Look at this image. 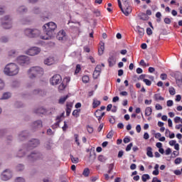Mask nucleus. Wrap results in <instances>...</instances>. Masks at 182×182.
<instances>
[{
  "instance_id": "obj_10",
  "label": "nucleus",
  "mask_w": 182,
  "mask_h": 182,
  "mask_svg": "<svg viewBox=\"0 0 182 182\" xmlns=\"http://www.w3.org/2000/svg\"><path fill=\"white\" fill-rule=\"evenodd\" d=\"M26 53L27 55H29V56H35L36 55L41 53V48L38 47H33L28 49Z\"/></svg>"
},
{
  "instance_id": "obj_34",
  "label": "nucleus",
  "mask_w": 182,
  "mask_h": 182,
  "mask_svg": "<svg viewBox=\"0 0 182 182\" xmlns=\"http://www.w3.org/2000/svg\"><path fill=\"white\" fill-rule=\"evenodd\" d=\"M82 80L83 83H89V80H90L89 76L84 75L82 77Z\"/></svg>"
},
{
  "instance_id": "obj_62",
  "label": "nucleus",
  "mask_w": 182,
  "mask_h": 182,
  "mask_svg": "<svg viewBox=\"0 0 182 182\" xmlns=\"http://www.w3.org/2000/svg\"><path fill=\"white\" fill-rule=\"evenodd\" d=\"M177 144V141H176V140H171L170 141H169V144L171 145V146H175V144Z\"/></svg>"
},
{
  "instance_id": "obj_54",
  "label": "nucleus",
  "mask_w": 182,
  "mask_h": 182,
  "mask_svg": "<svg viewBox=\"0 0 182 182\" xmlns=\"http://www.w3.org/2000/svg\"><path fill=\"white\" fill-rule=\"evenodd\" d=\"M73 116H75V117H79V111L77 109H75L73 112Z\"/></svg>"
},
{
  "instance_id": "obj_42",
  "label": "nucleus",
  "mask_w": 182,
  "mask_h": 182,
  "mask_svg": "<svg viewBox=\"0 0 182 182\" xmlns=\"http://www.w3.org/2000/svg\"><path fill=\"white\" fill-rule=\"evenodd\" d=\"M87 130L88 133H90V134H92V133H93V128L92 127H90V125L87 126Z\"/></svg>"
},
{
  "instance_id": "obj_58",
  "label": "nucleus",
  "mask_w": 182,
  "mask_h": 182,
  "mask_svg": "<svg viewBox=\"0 0 182 182\" xmlns=\"http://www.w3.org/2000/svg\"><path fill=\"white\" fill-rule=\"evenodd\" d=\"M79 72H80V65H77L75 73L77 74L79 73Z\"/></svg>"
},
{
  "instance_id": "obj_39",
  "label": "nucleus",
  "mask_w": 182,
  "mask_h": 182,
  "mask_svg": "<svg viewBox=\"0 0 182 182\" xmlns=\"http://www.w3.org/2000/svg\"><path fill=\"white\" fill-rule=\"evenodd\" d=\"M114 134V132L113 130H111L107 135V139H112L113 137V135Z\"/></svg>"
},
{
  "instance_id": "obj_26",
  "label": "nucleus",
  "mask_w": 182,
  "mask_h": 182,
  "mask_svg": "<svg viewBox=\"0 0 182 182\" xmlns=\"http://www.w3.org/2000/svg\"><path fill=\"white\" fill-rule=\"evenodd\" d=\"M98 160L101 163H106V160H107V158L106 156H103V155H100L98 156Z\"/></svg>"
},
{
  "instance_id": "obj_29",
  "label": "nucleus",
  "mask_w": 182,
  "mask_h": 182,
  "mask_svg": "<svg viewBox=\"0 0 182 182\" xmlns=\"http://www.w3.org/2000/svg\"><path fill=\"white\" fill-rule=\"evenodd\" d=\"M141 180L144 182L147 181V180H150V175L149 174H144V175H142Z\"/></svg>"
},
{
  "instance_id": "obj_46",
  "label": "nucleus",
  "mask_w": 182,
  "mask_h": 182,
  "mask_svg": "<svg viewBox=\"0 0 182 182\" xmlns=\"http://www.w3.org/2000/svg\"><path fill=\"white\" fill-rule=\"evenodd\" d=\"M102 114V111L100 109H97L95 112V117H97Z\"/></svg>"
},
{
  "instance_id": "obj_9",
  "label": "nucleus",
  "mask_w": 182,
  "mask_h": 182,
  "mask_svg": "<svg viewBox=\"0 0 182 182\" xmlns=\"http://www.w3.org/2000/svg\"><path fill=\"white\" fill-rule=\"evenodd\" d=\"M57 39H58L60 42H65V41H67L68 36L66 35L65 30H60L58 33Z\"/></svg>"
},
{
  "instance_id": "obj_50",
  "label": "nucleus",
  "mask_w": 182,
  "mask_h": 182,
  "mask_svg": "<svg viewBox=\"0 0 182 182\" xmlns=\"http://www.w3.org/2000/svg\"><path fill=\"white\" fill-rule=\"evenodd\" d=\"M156 110H163V107L160 104H156L155 105Z\"/></svg>"
},
{
  "instance_id": "obj_23",
  "label": "nucleus",
  "mask_w": 182,
  "mask_h": 182,
  "mask_svg": "<svg viewBox=\"0 0 182 182\" xmlns=\"http://www.w3.org/2000/svg\"><path fill=\"white\" fill-rule=\"evenodd\" d=\"M103 52H105V43H102V45H101L99 48L98 55H100V56H102V55H103Z\"/></svg>"
},
{
  "instance_id": "obj_36",
  "label": "nucleus",
  "mask_w": 182,
  "mask_h": 182,
  "mask_svg": "<svg viewBox=\"0 0 182 182\" xmlns=\"http://www.w3.org/2000/svg\"><path fill=\"white\" fill-rule=\"evenodd\" d=\"M92 76H93L94 79H97L99 77V76H100V73H99L98 71L95 70L94 73H93Z\"/></svg>"
},
{
  "instance_id": "obj_15",
  "label": "nucleus",
  "mask_w": 182,
  "mask_h": 182,
  "mask_svg": "<svg viewBox=\"0 0 182 182\" xmlns=\"http://www.w3.org/2000/svg\"><path fill=\"white\" fill-rule=\"evenodd\" d=\"M122 12L125 15V16H129L132 14V6H125L124 9H122Z\"/></svg>"
},
{
  "instance_id": "obj_40",
  "label": "nucleus",
  "mask_w": 182,
  "mask_h": 182,
  "mask_svg": "<svg viewBox=\"0 0 182 182\" xmlns=\"http://www.w3.org/2000/svg\"><path fill=\"white\" fill-rule=\"evenodd\" d=\"M147 75L146 74H142L141 75H139V77H138V80H143V82H144V80H146Z\"/></svg>"
},
{
  "instance_id": "obj_6",
  "label": "nucleus",
  "mask_w": 182,
  "mask_h": 182,
  "mask_svg": "<svg viewBox=\"0 0 182 182\" xmlns=\"http://www.w3.org/2000/svg\"><path fill=\"white\" fill-rule=\"evenodd\" d=\"M17 62L18 65H21V66H25V65H29V63H31L29 57L26 55H21L18 57Z\"/></svg>"
},
{
  "instance_id": "obj_14",
  "label": "nucleus",
  "mask_w": 182,
  "mask_h": 182,
  "mask_svg": "<svg viewBox=\"0 0 182 182\" xmlns=\"http://www.w3.org/2000/svg\"><path fill=\"white\" fill-rule=\"evenodd\" d=\"M41 153H31V155H29L28 160H31V161H35V160H39L41 159Z\"/></svg>"
},
{
  "instance_id": "obj_61",
  "label": "nucleus",
  "mask_w": 182,
  "mask_h": 182,
  "mask_svg": "<svg viewBox=\"0 0 182 182\" xmlns=\"http://www.w3.org/2000/svg\"><path fill=\"white\" fill-rule=\"evenodd\" d=\"M104 126H105V124H103V123H101L100 124V126L98 127V129H97L98 132H102V130L103 129Z\"/></svg>"
},
{
  "instance_id": "obj_5",
  "label": "nucleus",
  "mask_w": 182,
  "mask_h": 182,
  "mask_svg": "<svg viewBox=\"0 0 182 182\" xmlns=\"http://www.w3.org/2000/svg\"><path fill=\"white\" fill-rule=\"evenodd\" d=\"M117 55V52L116 51H112L109 57L108 58V63L109 68H113L114 65H116V62L117 60V58H116V56Z\"/></svg>"
},
{
  "instance_id": "obj_33",
  "label": "nucleus",
  "mask_w": 182,
  "mask_h": 182,
  "mask_svg": "<svg viewBox=\"0 0 182 182\" xmlns=\"http://www.w3.org/2000/svg\"><path fill=\"white\" fill-rule=\"evenodd\" d=\"M46 109L43 108H40L36 111V113L40 114H43V113H46Z\"/></svg>"
},
{
  "instance_id": "obj_60",
  "label": "nucleus",
  "mask_w": 182,
  "mask_h": 182,
  "mask_svg": "<svg viewBox=\"0 0 182 182\" xmlns=\"http://www.w3.org/2000/svg\"><path fill=\"white\" fill-rule=\"evenodd\" d=\"M1 42H2L3 43H6V42H8V38L6 37H2L1 38Z\"/></svg>"
},
{
  "instance_id": "obj_17",
  "label": "nucleus",
  "mask_w": 182,
  "mask_h": 182,
  "mask_svg": "<svg viewBox=\"0 0 182 182\" xmlns=\"http://www.w3.org/2000/svg\"><path fill=\"white\" fill-rule=\"evenodd\" d=\"M33 127H34V129H41V127H42V121L38 120L33 122Z\"/></svg>"
},
{
  "instance_id": "obj_47",
  "label": "nucleus",
  "mask_w": 182,
  "mask_h": 182,
  "mask_svg": "<svg viewBox=\"0 0 182 182\" xmlns=\"http://www.w3.org/2000/svg\"><path fill=\"white\" fill-rule=\"evenodd\" d=\"M9 56H16V51L11 50L9 52Z\"/></svg>"
},
{
  "instance_id": "obj_55",
  "label": "nucleus",
  "mask_w": 182,
  "mask_h": 182,
  "mask_svg": "<svg viewBox=\"0 0 182 182\" xmlns=\"http://www.w3.org/2000/svg\"><path fill=\"white\" fill-rule=\"evenodd\" d=\"M171 154V148L166 149V150L165 151L166 156H169V154Z\"/></svg>"
},
{
  "instance_id": "obj_1",
  "label": "nucleus",
  "mask_w": 182,
  "mask_h": 182,
  "mask_svg": "<svg viewBox=\"0 0 182 182\" xmlns=\"http://www.w3.org/2000/svg\"><path fill=\"white\" fill-rule=\"evenodd\" d=\"M4 73L8 76H15L19 73V68L15 63H11L5 67Z\"/></svg>"
},
{
  "instance_id": "obj_7",
  "label": "nucleus",
  "mask_w": 182,
  "mask_h": 182,
  "mask_svg": "<svg viewBox=\"0 0 182 182\" xmlns=\"http://www.w3.org/2000/svg\"><path fill=\"white\" fill-rule=\"evenodd\" d=\"M62 82V77L59 74H56L53 75L50 79V83L52 85V86H56L59 85Z\"/></svg>"
},
{
  "instance_id": "obj_27",
  "label": "nucleus",
  "mask_w": 182,
  "mask_h": 182,
  "mask_svg": "<svg viewBox=\"0 0 182 182\" xmlns=\"http://www.w3.org/2000/svg\"><path fill=\"white\" fill-rule=\"evenodd\" d=\"M154 99L155 100H164V97H161V95L160 94H155L154 95Z\"/></svg>"
},
{
  "instance_id": "obj_31",
  "label": "nucleus",
  "mask_w": 182,
  "mask_h": 182,
  "mask_svg": "<svg viewBox=\"0 0 182 182\" xmlns=\"http://www.w3.org/2000/svg\"><path fill=\"white\" fill-rule=\"evenodd\" d=\"M9 97H11V93L9 92H5L2 97L1 100H6V99H9Z\"/></svg>"
},
{
  "instance_id": "obj_59",
  "label": "nucleus",
  "mask_w": 182,
  "mask_h": 182,
  "mask_svg": "<svg viewBox=\"0 0 182 182\" xmlns=\"http://www.w3.org/2000/svg\"><path fill=\"white\" fill-rule=\"evenodd\" d=\"M136 130L137 133H140L141 132V127L140 126V124L136 125Z\"/></svg>"
},
{
  "instance_id": "obj_57",
  "label": "nucleus",
  "mask_w": 182,
  "mask_h": 182,
  "mask_svg": "<svg viewBox=\"0 0 182 182\" xmlns=\"http://www.w3.org/2000/svg\"><path fill=\"white\" fill-rule=\"evenodd\" d=\"M14 182H25V179L23 178L18 177L15 180Z\"/></svg>"
},
{
  "instance_id": "obj_38",
  "label": "nucleus",
  "mask_w": 182,
  "mask_h": 182,
  "mask_svg": "<svg viewBox=\"0 0 182 182\" xmlns=\"http://www.w3.org/2000/svg\"><path fill=\"white\" fill-rule=\"evenodd\" d=\"M23 168H25V167L23 166V164H18V165L16 166V170H17V171H22V170H23Z\"/></svg>"
},
{
  "instance_id": "obj_51",
  "label": "nucleus",
  "mask_w": 182,
  "mask_h": 182,
  "mask_svg": "<svg viewBox=\"0 0 182 182\" xmlns=\"http://www.w3.org/2000/svg\"><path fill=\"white\" fill-rule=\"evenodd\" d=\"M182 159L181 158H176L174 161L175 164H180L181 163Z\"/></svg>"
},
{
  "instance_id": "obj_18",
  "label": "nucleus",
  "mask_w": 182,
  "mask_h": 182,
  "mask_svg": "<svg viewBox=\"0 0 182 182\" xmlns=\"http://www.w3.org/2000/svg\"><path fill=\"white\" fill-rule=\"evenodd\" d=\"M153 113V109H151V107H147L145 109V116L149 117L151 116V114Z\"/></svg>"
},
{
  "instance_id": "obj_32",
  "label": "nucleus",
  "mask_w": 182,
  "mask_h": 182,
  "mask_svg": "<svg viewBox=\"0 0 182 182\" xmlns=\"http://www.w3.org/2000/svg\"><path fill=\"white\" fill-rule=\"evenodd\" d=\"M25 134H26V131L23 132L22 134H19L18 137L20 140H25V139H26V136H25Z\"/></svg>"
},
{
  "instance_id": "obj_49",
  "label": "nucleus",
  "mask_w": 182,
  "mask_h": 182,
  "mask_svg": "<svg viewBox=\"0 0 182 182\" xmlns=\"http://www.w3.org/2000/svg\"><path fill=\"white\" fill-rule=\"evenodd\" d=\"M160 77H161V80H166V79H167V74L162 73V74H161Z\"/></svg>"
},
{
  "instance_id": "obj_41",
  "label": "nucleus",
  "mask_w": 182,
  "mask_h": 182,
  "mask_svg": "<svg viewBox=\"0 0 182 182\" xmlns=\"http://www.w3.org/2000/svg\"><path fill=\"white\" fill-rule=\"evenodd\" d=\"M173 105H174V102L171 100H169L166 102V105L168 106V107H171Z\"/></svg>"
},
{
  "instance_id": "obj_4",
  "label": "nucleus",
  "mask_w": 182,
  "mask_h": 182,
  "mask_svg": "<svg viewBox=\"0 0 182 182\" xmlns=\"http://www.w3.org/2000/svg\"><path fill=\"white\" fill-rule=\"evenodd\" d=\"M24 33L26 36H29V38H36V36H40L41 31L36 28H27L24 31Z\"/></svg>"
},
{
  "instance_id": "obj_28",
  "label": "nucleus",
  "mask_w": 182,
  "mask_h": 182,
  "mask_svg": "<svg viewBox=\"0 0 182 182\" xmlns=\"http://www.w3.org/2000/svg\"><path fill=\"white\" fill-rule=\"evenodd\" d=\"M89 174H90V171L88 168H85L82 172V176L85 177H89Z\"/></svg>"
},
{
  "instance_id": "obj_21",
  "label": "nucleus",
  "mask_w": 182,
  "mask_h": 182,
  "mask_svg": "<svg viewBox=\"0 0 182 182\" xmlns=\"http://www.w3.org/2000/svg\"><path fill=\"white\" fill-rule=\"evenodd\" d=\"M17 12H18V14H25L26 12H28V9L21 6L18 9Z\"/></svg>"
},
{
  "instance_id": "obj_45",
  "label": "nucleus",
  "mask_w": 182,
  "mask_h": 182,
  "mask_svg": "<svg viewBox=\"0 0 182 182\" xmlns=\"http://www.w3.org/2000/svg\"><path fill=\"white\" fill-rule=\"evenodd\" d=\"M144 82H145L146 86H151V81L149 80V79L145 78V80H144Z\"/></svg>"
},
{
  "instance_id": "obj_25",
  "label": "nucleus",
  "mask_w": 182,
  "mask_h": 182,
  "mask_svg": "<svg viewBox=\"0 0 182 182\" xmlns=\"http://www.w3.org/2000/svg\"><path fill=\"white\" fill-rule=\"evenodd\" d=\"M146 155L148 156V157H153V151L151 147L149 146L146 149Z\"/></svg>"
},
{
  "instance_id": "obj_11",
  "label": "nucleus",
  "mask_w": 182,
  "mask_h": 182,
  "mask_svg": "<svg viewBox=\"0 0 182 182\" xmlns=\"http://www.w3.org/2000/svg\"><path fill=\"white\" fill-rule=\"evenodd\" d=\"M69 82H70V77L64 78L62 83L58 86L59 92H62L63 90H65V89H66V87L68 86V84L69 83Z\"/></svg>"
},
{
  "instance_id": "obj_53",
  "label": "nucleus",
  "mask_w": 182,
  "mask_h": 182,
  "mask_svg": "<svg viewBox=\"0 0 182 182\" xmlns=\"http://www.w3.org/2000/svg\"><path fill=\"white\" fill-rule=\"evenodd\" d=\"M146 33H147V35H149V36L153 35V31L151 30V28H146Z\"/></svg>"
},
{
  "instance_id": "obj_2",
  "label": "nucleus",
  "mask_w": 182,
  "mask_h": 182,
  "mask_svg": "<svg viewBox=\"0 0 182 182\" xmlns=\"http://www.w3.org/2000/svg\"><path fill=\"white\" fill-rule=\"evenodd\" d=\"M45 71L43 68L41 67H32L28 70V76L30 79H34V77H41L43 76Z\"/></svg>"
},
{
  "instance_id": "obj_22",
  "label": "nucleus",
  "mask_w": 182,
  "mask_h": 182,
  "mask_svg": "<svg viewBox=\"0 0 182 182\" xmlns=\"http://www.w3.org/2000/svg\"><path fill=\"white\" fill-rule=\"evenodd\" d=\"M97 106H100V101L97 100V99L95 98L93 100V102H92V107H93V109H96V107H97Z\"/></svg>"
},
{
  "instance_id": "obj_3",
  "label": "nucleus",
  "mask_w": 182,
  "mask_h": 182,
  "mask_svg": "<svg viewBox=\"0 0 182 182\" xmlns=\"http://www.w3.org/2000/svg\"><path fill=\"white\" fill-rule=\"evenodd\" d=\"M46 35L47 36H50V38H52V36H53V32H55V29L58 28V26L54 22H49L46 24Z\"/></svg>"
},
{
  "instance_id": "obj_35",
  "label": "nucleus",
  "mask_w": 182,
  "mask_h": 182,
  "mask_svg": "<svg viewBox=\"0 0 182 182\" xmlns=\"http://www.w3.org/2000/svg\"><path fill=\"white\" fill-rule=\"evenodd\" d=\"M169 93L171 96H174L176 95V89L173 87H169Z\"/></svg>"
},
{
  "instance_id": "obj_52",
  "label": "nucleus",
  "mask_w": 182,
  "mask_h": 182,
  "mask_svg": "<svg viewBox=\"0 0 182 182\" xmlns=\"http://www.w3.org/2000/svg\"><path fill=\"white\" fill-rule=\"evenodd\" d=\"M43 93V91L39 90H36L33 91L34 95H42Z\"/></svg>"
},
{
  "instance_id": "obj_56",
  "label": "nucleus",
  "mask_w": 182,
  "mask_h": 182,
  "mask_svg": "<svg viewBox=\"0 0 182 182\" xmlns=\"http://www.w3.org/2000/svg\"><path fill=\"white\" fill-rule=\"evenodd\" d=\"M4 87L5 83L4 82V81H2V80L0 79V90H2V89H4Z\"/></svg>"
},
{
  "instance_id": "obj_8",
  "label": "nucleus",
  "mask_w": 182,
  "mask_h": 182,
  "mask_svg": "<svg viewBox=\"0 0 182 182\" xmlns=\"http://www.w3.org/2000/svg\"><path fill=\"white\" fill-rule=\"evenodd\" d=\"M2 26L4 29H11L12 28V23L9 20V16H6L2 19Z\"/></svg>"
},
{
  "instance_id": "obj_12",
  "label": "nucleus",
  "mask_w": 182,
  "mask_h": 182,
  "mask_svg": "<svg viewBox=\"0 0 182 182\" xmlns=\"http://www.w3.org/2000/svg\"><path fill=\"white\" fill-rule=\"evenodd\" d=\"M11 177H12V172H11V171L9 169L5 170L2 173L1 176V180H3L4 181H7V180H9Z\"/></svg>"
},
{
  "instance_id": "obj_44",
  "label": "nucleus",
  "mask_w": 182,
  "mask_h": 182,
  "mask_svg": "<svg viewBox=\"0 0 182 182\" xmlns=\"http://www.w3.org/2000/svg\"><path fill=\"white\" fill-rule=\"evenodd\" d=\"M132 147H133V143H130L126 147V151H130L132 150Z\"/></svg>"
},
{
  "instance_id": "obj_48",
  "label": "nucleus",
  "mask_w": 182,
  "mask_h": 182,
  "mask_svg": "<svg viewBox=\"0 0 182 182\" xmlns=\"http://www.w3.org/2000/svg\"><path fill=\"white\" fill-rule=\"evenodd\" d=\"M176 85H178V87H182V80H176Z\"/></svg>"
},
{
  "instance_id": "obj_20",
  "label": "nucleus",
  "mask_w": 182,
  "mask_h": 182,
  "mask_svg": "<svg viewBox=\"0 0 182 182\" xmlns=\"http://www.w3.org/2000/svg\"><path fill=\"white\" fill-rule=\"evenodd\" d=\"M68 98H69V95H65L64 97H61L58 100V103L60 105H63V103H65L66 102V100H68Z\"/></svg>"
},
{
  "instance_id": "obj_30",
  "label": "nucleus",
  "mask_w": 182,
  "mask_h": 182,
  "mask_svg": "<svg viewBox=\"0 0 182 182\" xmlns=\"http://www.w3.org/2000/svg\"><path fill=\"white\" fill-rule=\"evenodd\" d=\"M108 174H110L112 173V171H113V168H114V164H108Z\"/></svg>"
},
{
  "instance_id": "obj_24",
  "label": "nucleus",
  "mask_w": 182,
  "mask_h": 182,
  "mask_svg": "<svg viewBox=\"0 0 182 182\" xmlns=\"http://www.w3.org/2000/svg\"><path fill=\"white\" fill-rule=\"evenodd\" d=\"M70 157L72 161V163H73L74 164H77V163H79V158L74 157L73 155H70Z\"/></svg>"
},
{
  "instance_id": "obj_13",
  "label": "nucleus",
  "mask_w": 182,
  "mask_h": 182,
  "mask_svg": "<svg viewBox=\"0 0 182 182\" xmlns=\"http://www.w3.org/2000/svg\"><path fill=\"white\" fill-rule=\"evenodd\" d=\"M38 146H39V140L32 139L28 143V149L32 150V149H35V147H38Z\"/></svg>"
},
{
  "instance_id": "obj_16",
  "label": "nucleus",
  "mask_w": 182,
  "mask_h": 182,
  "mask_svg": "<svg viewBox=\"0 0 182 182\" xmlns=\"http://www.w3.org/2000/svg\"><path fill=\"white\" fill-rule=\"evenodd\" d=\"M136 31L138 32L139 36H143L144 35V28L140 27V26L136 27Z\"/></svg>"
},
{
  "instance_id": "obj_37",
  "label": "nucleus",
  "mask_w": 182,
  "mask_h": 182,
  "mask_svg": "<svg viewBox=\"0 0 182 182\" xmlns=\"http://www.w3.org/2000/svg\"><path fill=\"white\" fill-rule=\"evenodd\" d=\"M164 22L166 25H170V23H171V19L170 18L166 17L164 19Z\"/></svg>"
},
{
  "instance_id": "obj_64",
  "label": "nucleus",
  "mask_w": 182,
  "mask_h": 182,
  "mask_svg": "<svg viewBox=\"0 0 182 182\" xmlns=\"http://www.w3.org/2000/svg\"><path fill=\"white\" fill-rule=\"evenodd\" d=\"M152 182H161V180H159V178H157V177H154L153 179H152Z\"/></svg>"
},
{
  "instance_id": "obj_63",
  "label": "nucleus",
  "mask_w": 182,
  "mask_h": 182,
  "mask_svg": "<svg viewBox=\"0 0 182 182\" xmlns=\"http://www.w3.org/2000/svg\"><path fill=\"white\" fill-rule=\"evenodd\" d=\"M175 100L176 102H180L181 100V95H177Z\"/></svg>"
},
{
  "instance_id": "obj_19",
  "label": "nucleus",
  "mask_w": 182,
  "mask_h": 182,
  "mask_svg": "<svg viewBox=\"0 0 182 182\" xmlns=\"http://www.w3.org/2000/svg\"><path fill=\"white\" fill-rule=\"evenodd\" d=\"M55 62V58L53 57H48L46 60V65L50 66V65H53Z\"/></svg>"
},
{
  "instance_id": "obj_43",
  "label": "nucleus",
  "mask_w": 182,
  "mask_h": 182,
  "mask_svg": "<svg viewBox=\"0 0 182 182\" xmlns=\"http://www.w3.org/2000/svg\"><path fill=\"white\" fill-rule=\"evenodd\" d=\"M95 70V72H99L100 73L102 72V65H97Z\"/></svg>"
}]
</instances>
